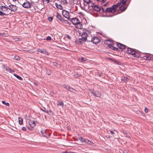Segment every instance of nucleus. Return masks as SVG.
Instances as JSON below:
<instances>
[{
  "label": "nucleus",
  "mask_w": 153,
  "mask_h": 153,
  "mask_svg": "<svg viewBox=\"0 0 153 153\" xmlns=\"http://www.w3.org/2000/svg\"><path fill=\"white\" fill-rule=\"evenodd\" d=\"M3 66L4 67V68L5 69V68L6 67H8L7 66L5 65H3Z\"/></svg>",
  "instance_id": "nucleus-54"
},
{
  "label": "nucleus",
  "mask_w": 153,
  "mask_h": 153,
  "mask_svg": "<svg viewBox=\"0 0 153 153\" xmlns=\"http://www.w3.org/2000/svg\"><path fill=\"white\" fill-rule=\"evenodd\" d=\"M13 75L15 76L16 77L17 79H18L19 80H22V78L20 76H19L17 75L16 74H13Z\"/></svg>",
  "instance_id": "nucleus-25"
},
{
  "label": "nucleus",
  "mask_w": 153,
  "mask_h": 153,
  "mask_svg": "<svg viewBox=\"0 0 153 153\" xmlns=\"http://www.w3.org/2000/svg\"><path fill=\"white\" fill-rule=\"evenodd\" d=\"M79 42L80 43H82L83 42H85L86 41H84L83 40V39H82V38L79 39L78 40Z\"/></svg>",
  "instance_id": "nucleus-31"
},
{
  "label": "nucleus",
  "mask_w": 153,
  "mask_h": 153,
  "mask_svg": "<svg viewBox=\"0 0 153 153\" xmlns=\"http://www.w3.org/2000/svg\"><path fill=\"white\" fill-rule=\"evenodd\" d=\"M146 57V59L148 60H150L151 59V58L149 55H146L145 56Z\"/></svg>",
  "instance_id": "nucleus-33"
},
{
  "label": "nucleus",
  "mask_w": 153,
  "mask_h": 153,
  "mask_svg": "<svg viewBox=\"0 0 153 153\" xmlns=\"http://www.w3.org/2000/svg\"><path fill=\"white\" fill-rule=\"evenodd\" d=\"M22 129L24 131H26V129L25 127H23L22 128Z\"/></svg>",
  "instance_id": "nucleus-48"
},
{
  "label": "nucleus",
  "mask_w": 153,
  "mask_h": 153,
  "mask_svg": "<svg viewBox=\"0 0 153 153\" xmlns=\"http://www.w3.org/2000/svg\"><path fill=\"white\" fill-rule=\"evenodd\" d=\"M5 69L6 71L9 72L10 73H12L15 72L14 71L11 70L8 67H6Z\"/></svg>",
  "instance_id": "nucleus-20"
},
{
  "label": "nucleus",
  "mask_w": 153,
  "mask_h": 153,
  "mask_svg": "<svg viewBox=\"0 0 153 153\" xmlns=\"http://www.w3.org/2000/svg\"><path fill=\"white\" fill-rule=\"evenodd\" d=\"M78 139L80 140L82 143L84 142V139L81 137H79Z\"/></svg>",
  "instance_id": "nucleus-28"
},
{
  "label": "nucleus",
  "mask_w": 153,
  "mask_h": 153,
  "mask_svg": "<svg viewBox=\"0 0 153 153\" xmlns=\"http://www.w3.org/2000/svg\"><path fill=\"white\" fill-rule=\"evenodd\" d=\"M64 88L68 90H69V89L70 86H67L66 85H64Z\"/></svg>",
  "instance_id": "nucleus-36"
},
{
  "label": "nucleus",
  "mask_w": 153,
  "mask_h": 153,
  "mask_svg": "<svg viewBox=\"0 0 153 153\" xmlns=\"http://www.w3.org/2000/svg\"><path fill=\"white\" fill-rule=\"evenodd\" d=\"M4 33H0V35H1V36H4Z\"/></svg>",
  "instance_id": "nucleus-53"
},
{
  "label": "nucleus",
  "mask_w": 153,
  "mask_h": 153,
  "mask_svg": "<svg viewBox=\"0 0 153 153\" xmlns=\"http://www.w3.org/2000/svg\"><path fill=\"white\" fill-rule=\"evenodd\" d=\"M127 0H120L122 2V5L121 6H126V3Z\"/></svg>",
  "instance_id": "nucleus-23"
},
{
  "label": "nucleus",
  "mask_w": 153,
  "mask_h": 153,
  "mask_svg": "<svg viewBox=\"0 0 153 153\" xmlns=\"http://www.w3.org/2000/svg\"><path fill=\"white\" fill-rule=\"evenodd\" d=\"M66 153H72V152H65Z\"/></svg>",
  "instance_id": "nucleus-59"
},
{
  "label": "nucleus",
  "mask_w": 153,
  "mask_h": 153,
  "mask_svg": "<svg viewBox=\"0 0 153 153\" xmlns=\"http://www.w3.org/2000/svg\"><path fill=\"white\" fill-rule=\"evenodd\" d=\"M20 4H22V6L24 7L27 8H30L32 5V4L27 1L24 2L22 4V3Z\"/></svg>",
  "instance_id": "nucleus-4"
},
{
  "label": "nucleus",
  "mask_w": 153,
  "mask_h": 153,
  "mask_svg": "<svg viewBox=\"0 0 153 153\" xmlns=\"http://www.w3.org/2000/svg\"><path fill=\"white\" fill-rule=\"evenodd\" d=\"M71 21L73 24L74 25H77L79 23V19L76 18L72 19H71Z\"/></svg>",
  "instance_id": "nucleus-7"
},
{
  "label": "nucleus",
  "mask_w": 153,
  "mask_h": 153,
  "mask_svg": "<svg viewBox=\"0 0 153 153\" xmlns=\"http://www.w3.org/2000/svg\"><path fill=\"white\" fill-rule=\"evenodd\" d=\"M126 53L128 54L134 55V57L137 58L140 57L141 55L140 53L138 51H136L134 49L129 48H127Z\"/></svg>",
  "instance_id": "nucleus-1"
},
{
  "label": "nucleus",
  "mask_w": 153,
  "mask_h": 153,
  "mask_svg": "<svg viewBox=\"0 0 153 153\" xmlns=\"http://www.w3.org/2000/svg\"><path fill=\"white\" fill-rule=\"evenodd\" d=\"M56 18L61 22H62L64 19H63V18L62 17V16L58 12L56 13Z\"/></svg>",
  "instance_id": "nucleus-10"
},
{
  "label": "nucleus",
  "mask_w": 153,
  "mask_h": 153,
  "mask_svg": "<svg viewBox=\"0 0 153 153\" xmlns=\"http://www.w3.org/2000/svg\"><path fill=\"white\" fill-rule=\"evenodd\" d=\"M47 1V3H48L49 2V0H45Z\"/></svg>",
  "instance_id": "nucleus-57"
},
{
  "label": "nucleus",
  "mask_w": 153,
  "mask_h": 153,
  "mask_svg": "<svg viewBox=\"0 0 153 153\" xmlns=\"http://www.w3.org/2000/svg\"><path fill=\"white\" fill-rule=\"evenodd\" d=\"M124 153H128V152L126 151L124 152Z\"/></svg>",
  "instance_id": "nucleus-60"
},
{
  "label": "nucleus",
  "mask_w": 153,
  "mask_h": 153,
  "mask_svg": "<svg viewBox=\"0 0 153 153\" xmlns=\"http://www.w3.org/2000/svg\"><path fill=\"white\" fill-rule=\"evenodd\" d=\"M6 13H4L2 11H0V15L1 16H4V15H6Z\"/></svg>",
  "instance_id": "nucleus-35"
},
{
  "label": "nucleus",
  "mask_w": 153,
  "mask_h": 153,
  "mask_svg": "<svg viewBox=\"0 0 153 153\" xmlns=\"http://www.w3.org/2000/svg\"><path fill=\"white\" fill-rule=\"evenodd\" d=\"M87 33L85 32H83V33L82 34V39L84 41H86L87 39Z\"/></svg>",
  "instance_id": "nucleus-12"
},
{
  "label": "nucleus",
  "mask_w": 153,
  "mask_h": 153,
  "mask_svg": "<svg viewBox=\"0 0 153 153\" xmlns=\"http://www.w3.org/2000/svg\"><path fill=\"white\" fill-rule=\"evenodd\" d=\"M41 132L43 136L48 137V135L46 132V130H42L41 131Z\"/></svg>",
  "instance_id": "nucleus-18"
},
{
  "label": "nucleus",
  "mask_w": 153,
  "mask_h": 153,
  "mask_svg": "<svg viewBox=\"0 0 153 153\" xmlns=\"http://www.w3.org/2000/svg\"><path fill=\"white\" fill-rule=\"evenodd\" d=\"M92 94L93 95L95 96L100 97L101 96V94L100 92L98 91H93L91 92Z\"/></svg>",
  "instance_id": "nucleus-8"
},
{
  "label": "nucleus",
  "mask_w": 153,
  "mask_h": 153,
  "mask_svg": "<svg viewBox=\"0 0 153 153\" xmlns=\"http://www.w3.org/2000/svg\"><path fill=\"white\" fill-rule=\"evenodd\" d=\"M94 9L95 11H99L101 10V7H98L97 5H95Z\"/></svg>",
  "instance_id": "nucleus-15"
},
{
  "label": "nucleus",
  "mask_w": 153,
  "mask_h": 153,
  "mask_svg": "<svg viewBox=\"0 0 153 153\" xmlns=\"http://www.w3.org/2000/svg\"><path fill=\"white\" fill-rule=\"evenodd\" d=\"M58 105H60L62 106H64V103L62 101H59L57 104Z\"/></svg>",
  "instance_id": "nucleus-29"
},
{
  "label": "nucleus",
  "mask_w": 153,
  "mask_h": 153,
  "mask_svg": "<svg viewBox=\"0 0 153 153\" xmlns=\"http://www.w3.org/2000/svg\"><path fill=\"white\" fill-rule=\"evenodd\" d=\"M62 23H63L66 24H67L68 23V22L67 21L65 20L64 19L63 20L62 22Z\"/></svg>",
  "instance_id": "nucleus-34"
},
{
  "label": "nucleus",
  "mask_w": 153,
  "mask_h": 153,
  "mask_svg": "<svg viewBox=\"0 0 153 153\" xmlns=\"http://www.w3.org/2000/svg\"><path fill=\"white\" fill-rule=\"evenodd\" d=\"M62 14L63 16L65 18L69 19L70 18V13L65 10H63L62 11Z\"/></svg>",
  "instance_id": "nucleus-5"
},
{
  "label": "nucleus",
  "mask_w": 153,
  "mask_h": 153,
  "mask_svg": "<svg viewBox=\"0 0 153 153\" xmlns=\"http://www.w3.org/2000/svg\"><path fill=\"white\" fill-rule=\"evenodd\" d=\"M42 53L47 55H49V53L45 50H43Z\"/></svg>",
  "instance_id": "nucleus-27"
},
{
  "label": "nucleus",
  "mask_w": 153,
  "mask_h": 153,
  "mask_svg": "<svg viewBox=\"0 0 153 153\" xmlns=\"http://www.w3.org/2000/svg\"><path fill=\"white\" fill-rule=\"evenodd\" d=\"M17 0H13V1H16Z\"/></svg>",
  "instance_id": "nucleus-63"
},
{
  "label": "nucleus",
  "mask_w": 153,
  "mask_h": 153,
  "mask_svg": "<svg viewBox=\"0 0 153 153\" xmlns=\"http://www.w3.org/2000/svg\"><path fill=\"white\" fill-rule=\"evenodd\" d=\"M127 8V7L126 6H121L120 7V10L123 12Z\"/></svg>",
  "instance_id": "nucleus-21"
},
{
  "label": "nucleus",
  "mask_w": 153,
  "mask_h": 153,
  "mask_svg": "<svg viewBox=\"0 0 153 153\" xmlns=\"http://www.w3.org/2000/svg\"><path fill=\"white\" fill-rule=\"evenodd\" d=\"M61 3L63 5H67L68 2L67 0H61Z\"/></svg>",
  "instance_id": "nucleus-22"
},
{
  "label": "nucleus",
  "mask_w": 153,
  "mask_h": 153,
  "mask_svg": "<svg viewBox=\"0 0 153 153\" xmlns=\"http://www.w3.org/2000/svg\"><path fill=\"white\" fill-rule=\"evenodd\" d=\"M74 76L75 78H77L79 77V75L78 74H74Z\"/></svg>",
  "instance_id": "nucleus-41"
},
{
  "label": "nucleus",
  "mask_w": 153,
  "mask_h": 153,
  "mask_svg": "<svg viewBox=\"0 0 153 153\" xmlns=\"http://www.w3.org/2000/svg\"><path fill=\"white\" fill-rule=\"evenodd\" d=\"M19 123L20 125L23 124V120L21 117H19L18 118Z\"/></svg>",
  "instance_id": "nucleus-24"
},
{
  "label": "nucleus",
  "mask_w": 153,
  "mask_h": 153,
  "mask_svg": "<svg viewBox=\"0 0 153 153\" xmlns=\"http://www.w3.org/2000/svg\"><path fill=\"white\" fill-rule=\"evenodd\" d=\"M67 37L68 39H71V37L68 35H67Z\"/></svg>",
  "instance_id": "nucleus-50"
},
{
  "label": "nucleus",
  "mask_w": 153,
  "mask_h": 153,
  "mask_svg": "<svg viewBox=\"0 0 153 153\" xmlns=\"http://www.w3.org/2000/svg\"><path fill=\"white\" fill-rule=\"evenodd\" d=\"M84 1L88 4L90 2V0H83Z\"/></svg>",
  "instance_id": "nucleus-37"
},
{
  "label": "nucleus",
  "mask_w": 153,
  "mask_h": 153,
  "mask_svg": "<svg viewBox=\"0 0 153 153\" xmlns=\"http://www.w3.org/2000/svg\"><path fill=\"white\" fill-rule=\"evenodd\" d=\"M100 39L97 36H93L92 37L91 40H88V41L91 42L94 44H97L100 42Z\"/></svg>",
  "instance_id": "nucleus-2"
},
{
  "label": "nucleus",
  "mask_w": 153,
  "mask_h": 153,
  "mask_svg": "<svg viewBox=\"0 0 153 153\" xmlns=\"http://www.w3.org/2000/svg\"><path fill=\"white\" fill-rule=\"evenodd\" d=\"M95 5V4H94V3H92L91 4V5L90 6L91 7H94V6Z\"/></svg>",
  "instance_id": "nucleus-51"
},
{
  "label": "nucleus",
  "mask_w": 153,
  "mask_h": 153,
  "mask_svg": "<svg viewBox=\"0 0 153 153\" xmlns=\"http://www.w3.org/2000/svg\"><path fill=\"white\" fill-rule=\"evenodd\" d=\"M58 65V63L56 62H53V65L54 66H57Z\"/></svg>",
  "instance_id": "nucleus-39"
},
{
  "label": "nucleus",
  "mask_w": 153,
  "mask_h": 153,
  "mask_svg": "<svg viewBox=\"0 0 153 153\" xmlns=\"http://www.w3.org/2000/svg\"><path fill=\"white\" fill-rule=\"evenodd\" d=\"M84 142H85L88 143V144L91 145L93 146L94 144V143L91 141L89 140L88 139H84Z\"/></svg>",
  "instance_id": "nucleus-16"
},
{
  "label": "nucleus",
  "mask_w": 153,
  "mask_h": 153,
  "mask_svg": "<svg viewBox=\"0 0 153 153\" xmlns=\"http://www.w3.org/2000/svg\"><path fill=\"white\" fill-rule=\"evenodd\" d=\"M48 19L49 21L51 22L52 21L53 19V18L52 17H49L48 18Z\"/></svg>",
  "instance_id": "nucleus-38"
},
{
  "label": "nucleus",
  "mask_w": 153,
  "mask_h": 153,
  "mask_svg": "<svg viewBox=\"0 0 153 153\" xmlns=\"http://www.w3.org/2000/svg\"><path fill=\"white\" fill-rule=\"evenodd\" d=\"M98 74L100 76H101L103 75V73L101 72L99 73L98 72Z\"/></svg>",
  "instance_id": "nucleus-45"
},
{
  "label": "nucleus",
  "mask_w": 153,
  "mask_h": 153,
  "mask_svg": "<svg viewBox=\"0 0 153 153\" xmlns=\"http://www.w3.org/2000/svg\"><path fill=\"white\" fill-rule=\"evenodd\" d=\"M51 37L50 36H48L46 40L48 41H50L51 40Z\"/></svg>",
  "instance_id": "nucleus-43"
},
{
  "label": "nucleus",
  "mask_w": 153,
  "mask_h": 153,
  "mask_svg": "<svg viewBox=\"0 0 153 153\" xmlns=\"http://www.w3.org/2000/svg\"><path fill=\"white\" fill-rule=\"evenodd\" d=\"M49 112H51L52 111L51 110H50Z\"/></svg>",
  "instance_id": "nucleus-64"
},
{
  "label": "nucleus",
  "mask_w": 153,
  "mask_h": 153,
  "mask_svg": "<svg viewBox=\"0 0 153 153\" xmlns=\"http://www.w3.org/2000/svg\"><path fill=\"white\" fill-rule=\"evenodd\" d=\"M122 3V2L121 1H119V2L117 3V4H114L115 5V7H116V8L117 9V8L119 6H120L121 4Z\"/></svg>",
  "instance_id": "nucleus-26"
},
{
  "label": "nucleus",
  "mask_w": 153,
  "mask_h": 153,
  "mask_svg": "<svg viewBox=\"0 0 153 153\" xmlns=\"http://www.w3.org/2000/svg\"><path fill=\"white\" fill-rule=\"evenodd\" d=\"M121 80L123 82H124L126 83L129 80V79L127 77H124L123 78H121Z\"/></svg>",
  "instance_id": "nucleus-17"
},
{
  "label": "nucleus",
  "mask_w": 153,
  "mask_h": 153,
  "mask_svg": "<svg viewBox=\"0 0 153 153\" xmlns=\"http://www.w3.org/2000/svg\"><path fill=\"white\" fill-rule=\"evenodd\" d=\"M29 123L31 127L33 128L36 126L35 123L34 121L30 120Z\"/></svg>",
  "instance_id": "nucleus-13"
},
{
  "label": "nucleus",
  "mask_w": 153,
  "mask_h": 153,
  "mask_svg": "<svg viewBox=\"0 0 153 153\" xmlns=\"http://www.w3.org/2000/svg\"><path fill=\"white\" fill-rule=\"evenodd\" d=\"M109 59L111 61H113L114 60V59L111 58H109Z\"/></svg>",
  "instance_id": "nucleus-56"
},
{
  "label": "nucleus",
  "mask_w": 153,
  "mask_h": 153,
  "mask_svg": "<svg viewBox=\"0 0 153 153\" xmlns=\"http://www.w3.org/2000/svg\"><path fill=\"white\" fill-rule=\"evenodd\" d=\"M145 112L146 113H148V112L149 110H148V109L147 108H145Z\"/></svg>",
  "instance_id": "nucleus-47"
},
{
  "label": "nucleus",
  "mask_w": 153,
  "mask_h": 153,
  "mask_svg": "<svg viewBox=\"0 0 153 153\" xmlns=\"http://www.w3.org/2000/svg\"><path fill=\"white\" fill-rule=\"evenodd\" d=\"M3 12L4 13H6V15H8L10 13L9 12V8L5 6H1L0 7V10Z\"/></svg>",
  "instance_id": "nucleus-3"
},
{
  "label": "nucleus",
  "mask_w": 153,
  "mask_h": 153,
  "mask_svg": "<svg viewBox=\"0 0 153 153\" xmlns=\"http://www.w3.org/2000/svg\"><path fill=\"white\" fill-rule=\"evenodd\" d=\"M100 7H101V10H102V12H105V11H104V8L102 6H100Z\"/></svg>",
  "instance_id": "nucleus-46"
},
{
  "label": "nucleus",
  "mask_w": 153,
  "mask_h": 153,
  "mask_svg": "<svg viewBox=\"0 0 153 153\" xmlns=\"http://www.w3.org/2000/svg\"><path fill=\"white\" fill-rule=\"evenodd\" d=\"M106 5H107L106 4H105L104 5V6H106Z\"/></svg>",
  "instance_id": "nucleus-61"
},
{
  "label": "nucleus",
  "mask_w": 153,
  "mask_h": 153,
  "mask_svg": "<svg viewBox=\"0 0 153 153\" xmlns=\"http://www.w3.org/2000/svg\"><path fill=\"white\" fill-rule=\"evenodd\" d=\"M9 10H10L11 11L15 12V11L17 10V7L16 5H13L11 4L9 6Z\"/></svg>",
  "instance_id": "nucleus-6"
},
{
  "label": "nucleus",
  "mask_w": 153,
  "mask_h": 153,
  "mask_svg": "<svg viewBox=\"0 0 153 153\" xmlns=\"http://www.w3.org/2000/svg\"><path fill=\"white\" fill-rule=\"evenodd\" d=\"M88 37L87 38V41H88V40H90V39H89L88 38Z\"/></svg>",
  "instance_id": "nucleus-58"
},
{
  "label": "nucleus",
  "mask_w": 153,
  "mask_h": 153,
  "mask_svg": "<svg viewBox=\"0 0 153 153\" xmlns=\"http://www.w3.org/2000/svg\"><path fill=\"white\" fill-rule=\"evenodd\" d=\"M56 6V7L61 10H62L63 9L62 6L60 4H58L57 3H55V4Z\"/></svg>",
  "instance_id": "nucleus-19"
},
{
  "label": "nucleus",
  "mask_w": 153,
  "mask_h": 153,
  "mask_svg": "<svg viewBox=\"0 0 153 153\" xmlns=\"http://www.w3.org/2000/svg\"><path fill=\"white\" fill-rule=\"evenodd\" d=\"M68 90L70 91L73 92L74 91V89L70 87Z\"/></svg>",
  "instance_id": "nucleus-40"
},
{
  "label": "nucleus",
  "mask_w": 153,
  "mask_h": 153,
  "mask_svg": "<svg viewBox=\"0 0 153 153\" xmlns=\"http://www.w3.org/2000/svg\"><path fill=\"white\" fill-rule=\"evenodd\" d=\"M81 61L83 62V61H85V60H84V58H82L81 59Z\"/></svg>",
  "instance_id": "nucleus-52"
},
{
  "label": "nucleus",
  "mask_w": 153,
  "mask_h": 153,
  "mask_svg": "<svg viewBox=\"0 0 153 153\" xmlns=\"http://www.w3.org/2000/svg\"><path fill=\"white\" fill-rule=\"evenodd\" d=\"M108 47L111 49L115 51H119V50L118 51L119 49L118 48H117L115 47L112 44H110L108 45Z\"/></svg>",
  "instance_id": "nucleus-11"
},
{
  "label": "nucleus",
  "mask_w": 153,
  "mask_h": 153,
  "mask_svg": "<svg viewBox=\"0 0 153 153\" xmlns=\"http://www.w3.org/2000/svg\"><path fill=\"white\" fill-rule=\"evenodd\" d=\"M2 103L4 104L6 106H9V103L8 102H6L5 101H2Z\"/></svg>",
  "instance_id": "nucleus-30"
},
{
  "label": "nucleus",
  "mask_w": 153,
  "mask_h": 153,
  "mask_svg": "<svg viewBox=\"0 0 153 153\" xmlns=\"http://www.w3.org/2000/svg\"><path fill=\"white\" fill-rule=\"evenodd\" d=\"M106 0H102L101 2L102 3H104L106 1Z\"/></svg>",
  "instance_id": "nucleus-55"
},
{
  "label": "nucleus",
  "mask_w": 153,
  "mask_h": 153,
  "mask_svg": "<svg viewBox=\"0 0 153 153\" xmlns=\"http://www.w3.org/2000/svg\"><path fill=\"white\" fill-rule=\"evenodd\" d=\"M41 110H42V111H44L46 113H47L48 114V113L49 111H46L45 109L43 110V109H41Z\"/></svg>",
  "instance_id": "nucleus-44"
},
{
  "label": "nucleus",
  "mask_w": 153,
  "mask_h": 153,
  "mask_svg": "<svg viewBox=\"0 0 153 153\" xmlns=\"http://www.w3.org/2000/svg\"><path fill=\"white\" fill-rule=\"evenodd\" d=\"M105 12L107 13L111 12L113 13L115 12V10H112L111 8L108 7L106 9L105 11Z\"/></svg>",
  "instance_id": "nucleus-14"
},
{
  "label": "nucleus",
  "mask_w": 153,
  "mask_h": 153,
  "mask_svg": "<svg viewBox=\"0 0 153 153\" xmlns=\"http://www.w3.org/2000/svg\"><path fill=\"white\" fill-rule=\"evenodd\" d=\"M110 133L111 134H115V133L114 132L112 131H111L110 130Z\"/></svg>",
  "instance_id": "nucleus-49"
},
{
  "label": "nucleus",
  "mask_w": 153,
  "mask_h": 153,
  "mask_svg": "<svg viewBox=\"0 0 153 153\" xmlns=\"http://www.w3.org/2000/svg\"><path fill=\"white\" fill-rule=\"evenodd\" d=\"M43 50L39 48L37 49V51L42 53Z\"/></svg>",
  "instance_id": "nucleus-42"
},
{
  "label": "nucleus",
  "mask_w": 153,
  "mask_h": 153,
  "mask_svg": "<svg viewBox=\"0 0 153 153\" xmlns=\"http://www.w3.org/2000/svg\"><path fill=\"white\" fill-rule=\"evenodd\" d=\"M117 45L120 49L124 50L126 48V46L120 43H117Z\"/></svg>",
  "instance_id": "nucleus-9"
},
{
  "label": "nucleus",
  "mask_w": 153,
  "mask_h": 153,
  "mask_svg": "<svg viewBox=\"0 0 153 153\" xmlns=\"http://www.w3.org/2000/svg\"><path fill=\"white\" fill-rule=\"evenodd\" d=\"M106 42L109 41V40H106Z\"/></svg>",
  "instance_id": "nucleus-62"
},
{
  "label": "nucleus",
  "mask_w": 153,
  "mask_h": 153,
  "mask_svg": "<svg viewBox=\"0 0 153 153\" xmlns=\"http://www.w3.org/2000/svg\"><path fill=\"white\" fill-rule=\"evenodd\" d=\"M110 8H111L112 10H115V11L116 8V7H115V5H114V4L112 5V7H110Z\"/></svg>",
  "instance_id": "nucleus-32"
}]
</instances>
